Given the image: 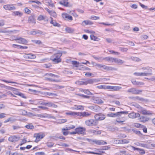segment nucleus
I'll list each match as a JSON object with an SVG mask.
<instances>
[{
  "label": "nucleus",
  "instance_id": "obj_1",
  "mask_svg": "<svg viewBox=\"0 0 155 155\" xmlns=\"http://www.w3.org/2000/svg\"><path fill=\"white\" fill-rule=\"evenodd\" d=\"M62 56L61 53L58 52L56 54L52 55L50 57V60L54 64H58L61 61V58Z\"/></svg>",
  "mask_w": 155,
  "mask_h": 155
},
{
  "label": "nucleus",
  "instance_id": "obj_2",
  "mask_svg": "<svg viewBox=\"0 0 155 155\" xmlns=\"http://www.w3.org/2000/svg\"><path fill=\"white\" fill-rule=\"evenodd\" d=\"M85 124L86 126L89 127L96 126L98 124V122L95 119H88L85 120Z\"/></svg>",
  "mask_w": 155,
  "mask_h": 155
},
{
  "label": "nucleus",
  "instance_id": "obj_3",
  "mask_svg": "<svg viewBox=\"0 0 155 155\" xmlns=\"http://www.w3.org/2000/svg\"><path fill=\"white\" fill-rule=\"evenodd\" d=\"M141 69L143 71H145V72H141V76H145L151 75L152 74V70L150 68H143Z\"/></svg>",
  "mask_w": 155,
  "mask_h": 155
},
{
  "label": "nucleus",
  "instance_id": "obj_4",
  "mask_svg": "<svg viewBox=\"0 0 155 155\" xmlns=\"http://www.w3.org/2000/svg\"><path fill=\"white\" fill-rule=\"evenodd\" d=\"M45 136L43 133H40L37 134H34V137L36 139L35 140V142L37 143L42 139Z\"/></svg>",
  "mask_w": 155,
  "mask_h": 155
},
{
  "label": "nucleus",
  "instance_id": "obj_5",
  "mask_svg": "<svg viewBox=\"0 0 155 155\" xmlns=\"http://www.w3.org/2000/svg\"><path fill=\"white\" fill-rule=\"evenodd\" d=\"M142 90H138L134 88H131L128 89L127 92L129 93H131L134 94H138L142 92Z\"/></svg>",
  "mask_w": 155,
  "mask_h": 155
},
{
  "label": "nucleus",
  "instance_id": "obj_6",
  "mask_svg": "<svg viewBox=\"0 0 155 155\" xmlns=\"http://www.w3.org/2000/svg\"><path fill=\"white\" fill-rule=\"evenodd\" d=\"M86 128L83 127L76 128L75 129V131H77V134H84Z\"/></svg>",
  "mask_w": 155,
  "mask_h": 155
},
{
  "label": "nucleus",
  "instance_id": "obj_7",
  "mask_svg": "<svg viewBox=\"0 0 155 155\" xmlns=\"http://www.w3.org/2000/svg\"><path fill=\"white\" fill-rule=\"evenodd\" d=\"M105 116L104 114H96L94 116L95 120H104L105 118Z\"/></svg>",
  "mask_w": 155,
  "mask_h": 155
},
{
  "label": "nucleus",
  "instance_id": "obj_8",
  "mask_svg": "<svg viewBox=\"0 0 155 155\" xmlns=\"http://www.w3.org/2000/svg\"><path fill=\"white\" fill-rule=\"evenodd\" d=\"M14 40L16 41L18 43L23 44H26L28 43L27 40L22 38H15Z\"/></svg>",
  "mask_w": 155,
  "mask_h": 155
},
{
  "label": "nucleus",
  "instance_id": "obj_9",
  "mask_svg": "<svg viewBox=\"0 0 155 155\" xmlns=\"http://www.w3.org/2000/svg\"><path fill=\"white\" fill-rule=\"evenodd\" d=\"M19 140V137L15 135L10 136L8 138V140L11 142H15L18 141Z\"/></svg>",
  "mask_w": 155,
  "mask_h": 155
},
{
  "label": "nucleus",
  "instance_id": "obj_10",
  "mask_svg": "<svg viewBox=\"0 0 155 155\" xmlns=\"http://www.w3.org/2000/svg\"><path fill=\"white\" fill-rule=\"evenodd\" d=\"M102 69L108 71H116L117 70L116 68H113L111 66H107L104 64H103Z\"/></svg>",
  "mask_w": 155,
  "mask_h": 155
},
{
  "label": "nucleus",
  "instance_id": "obj_11",
  "mask_svg": "<svg viewBox=\"0 0 155 155\" xmlns=\"http://www.w3.org/2000/svg\"><path fill=\"white\" fill-rule=\"evenodd\" d=\"M127 120V118L124 117L122 116L121 115V116L118 117L116 119V121L118 123H121V124H123V123L125 121Z\"/></svg>",
  "mask_w": 155,
  "mask_h": 155
},
{
  "label": "nucleus",
  "instance_id": "obj_12",
  "mask_svg": "<svg viewBox=\"0 0 155 155\" xmlns=\"http://www.w3.org/2000/svg\"><path fill=\"white\" fill-rule=\"evenodd\" d=\"M3 8L6 10H15L16 8L13 5H7L4 6Z\"/></svg>",
  "mask_w": 155,
  "mask_h": 155
},
{
  "label": "nucleus",
  "instance_id": "obj_13",
  "mask_svg": "<svg viewBox=\"0 0 155 155\" xmlns=\"http://www.w3.org/2000/svg\"><path fill=\"white\" fill-rule=\"evenodd\" d=\"M45 9L51 16H52L54 18L56 17L57 15L55 12L54 11L51 10L47 8H45Z\"/></svg>",
  "mask_w": 155,
  "mask_h": 155
},
{
  "label": "nucleus",
  "instance_id": "obj_14",
  "mask_svg": "<svg viewBox=\"0 0 155 155\" xmlns=\"http://www.w3.org/2000/svg\"><path fill=\"white\" fill-rule=\"evenodd\" d=\"M23 57L26 59H34L36 58V56L32 54H25Z\"/></svg>",
  "mask_w": 155,
  "mask_h": 155
},
{
  "label": "nucleus",
  "instance_id": "obj_15",
  "mask_svg": "<svg viewBox=\"0 0 155 155\" xmlns=\"http://www.w3.org/2000/svg\"><path fill=\"white\" fill-rule=\"evenodd\" d=\"M94 143L98 145H101L106 144L107 143L106 142L104 141L103 140H100L94 139Z\"/></svg>",
  "mask_w": 155,
  "mask_h": 155
},
{
  "label": "nucleus",
  "instance_id": "obj_16",
  "mask_svg": "<svg viewBox=\"0 0 155 155\" xmlns=\"http://www.w3.org/2000/svg\"><path fill=\"white\" fill-rule=\"evenodd\" d=\"M62 17L64 19L66 20H69L71 21L73 20V18L72 16L69 15L68 14L66 13H63L62 15Z\"/></svg>",
  "mask_w": 155,
  "mask_h": 155
},
{
  "label": "nucleus",
  "instance_id": "obj_17",
  "mask_svg": "<svg viewBox=\"0 0 155 155\" xmlns=\"http://www.w3.org/2000/svg\"><path fill=\"white\" fill-rule=\"evenodd\" d=\"M131 147L134 150H137L139 152L140 154L143 155L145 154V152L143 149H141L138 148H136L134 146H131Z\"/></svg>",
  "mask_w": 155,
  "mask_h": 155
},
{
  "label": "nucleus",
  "instance_id": "obj_18",
  "mask_svg": "<svg viewBox=\"0 0 155 155\" xmlns=\"http://www.w3.org/2000/svg\"><path fill=\"white\" fill-rule=\"evenodd\" d=\"M140 114L138 113H135L132 112L128 114V116L129 118H135L140 116Z\"/></svg>",
  "mask_w": 155,
  "mask_h": 155
},
{
  "label": "nucleus",
  "instance_id": "obj_19",
  "mask_svg": "<svg viewBox=\"0 0 155 155\" xmlns=\"http://www.w3.org/2000/svg\"><path fill=\"white\" fill-rule=\"evenodd\" d=\"M93 102L95 103L101 104L103 103V101L100 98L97 97H94L93 98Z\"/></svg>",
  "mask_w": 155,
  "mask_h": 155
},
{
  "label": "nucleus",
  "instance_id": "obj_20",
  "mask_svg": "<svg viewBox=\"0 0 155 155\" xmlns=\"http://www.w3.org/2000/svg\"><path fill=\"white\" fill-rule=\"evenodd\" d=\"M72 110H83L84 109V107L82 105H75L74 107L71 108Z\"/></svg>",
  "mask_w": 155,
  "mask_h": 155
},
{
  "label": "nucleus",
  "instance_id": "obj_21",
  "mask_svg": "<svg viewBox=\"0 0 155 155\" xmlns=\"http://www.w3.org/2000/svg\"><path fill=\"white\" fill-rule=\"evenodd\" d=\"M38 20L39 21L43 20L45 21H48V18L46 16L40 15L38 17Z\"/></svg>",
  "mask_w": 155,
  "mask_h": 155
},
{
  "label": "nucleus",
  "instance_id": "obj_22",
  "mask_svg": "<svg viewBox=\"0 0 155 155\" xmlns=\"http://www.w3.org/2000/svg\"><path fill=\"white\" fill-rule=\"evenodd\" d=\"M128 114V112L127 111H122L120 112H118L117 113H114V117H119L121 116V114Z\"/></svg>",
  "mask_w": 155,
  "mask_h": 155
},
{
  "label": "nucleus",
  "instance_id": "obj_23",
  "mask_svg": "<svg viewBox=\"0 0 155 155\" xmlns=\"http://www.w3.org/2000/svg\"><path fill=\"white\" fill-rule=\"evenodd\" d=\"M97 80L96 79H91L89 80H88L87 81H85V85H86L87 84H92L94 82H96Z\"/></svg>",
  "mask_w": 155,
  "mask_h": 155
},
{
  "label": "nucleus",
  "instance_id": "obj_24",
  "mask_svg": "<svg viewBox=\"0 0 155 155\" xmlns=\"http://www.w3.org/2000/svg\"><path fill=\"white\" fill-rule=\"evenodd\" d=\"M68 0H61V1L59 2V3L65 7H68Z\"/></svg>",
  "mask_w": 155,
  "mask_h": 155
},
{
  "label": "nucleus",
  "instance_id": "obj_25",
  "mask_svg": "<svg viewBox=\"0 0 155 155\" xmlns=\"http://www.w3.org/2000/svg\"><path fill=\"white\" fill-rule=\"evenodd\" d=\"M28 22L29 23H35V19L33 16L31 15L29 17Z\"/></svg>",
  "mask_w": 155,
  "mask_h": 155
},
{
  "label": "nucleus",
  "instance_id": "obj_26",
  "mask_svg": "<svg viewBox=\"0 0 155 155\" xmlns=\"http://www.w3.org/2000/svg\"><path fill=\"white\" fill-rule=\"evenodd\" d=\"M101 150H100V149H96L95 150V152L89 151L87 152V153H91L95 154H101Z\"/></svg>",
  "mask_w": 155,
  "mask_h": 155
},
{
  "label": "nucleus",
  "instance_id": "obj_27",
  "mask_svg": "<svg viewBox=\"0 0 155 155\" xmlns=\"http://www.w3.org/2000/svg\"><path fill=\"white\" fill-rule=\"evenodd\" d=\"M131 82L134 85H135L140 86L143 85L144 84V83L143 82L137 81H131Z\"/></svg>",
  "mask_w": 155,
  "mask_h": 155
},
{
  "label": "nucleus",
  "instance_id": "obj_28",
  "mask_svg": "<svg viewBox=\"0 0 155 155\" xmlns=\"http://www.w3.org/2000/svg\"><path fill=\"white\" fill-rule=\"evenodd\" d=\"M92 24V23L91 21L88 20H84L82 22L81 25L83 26H85L86 25H91Z\"/></svg>",
  "mask_w": 155,
  "mask_h": 155
},
{
  "label": "nucleus",
  "instance_id": "obj_29",
  "mask_svg": "<svg viewBox=\"0 0 155 155\" xmlns=\"http://www.w3.org/2000/svg\"><path fill=\"white\" fill-rule=\"evenodd\" d=\"M89 132L90 133L95 135L100 134L101 133L100 130H91Z\"/></svg>",
  "mask_w": 155,
  "mask_h": 155
},
{
  "label": "nucleus",
  "instance_id": "obj_30",
  "mask_svg": "<svg viewBox=\"0 0 155 155\" xmlns=\"http://www.w3.org/2000/svg\"><path fill=\"white\" fill-rule=\"evenodd\" d=\"M50 18L51 19V20L50 22V23L51 24H52L54 26L59 27L60 26V24L57 23L55 21H53V18L51 17H50Z\"/></svg>",
  "mask_w": 155,
  "mask_h": 155
},
{
  "label": "nucleus",
  "instance_id": "obj_31",
  "mask_svg": "<svg viewBox=\"0 0 155 155\" xmlns=\"http://www.w3.org/2000/svg\"><path fill=\"white\" fill-rule=\"evenodd\" d=\"M80 91L84 92V94L88 95H92L93 94L91 93L88 90L81 89Z\"/></svg>",
  "mask_w": 155,
  "mask_h": 155
},
{
  "label": "nucleus",
  "instance_id": "obj_32",
  "mask_svg": "<svg viewBox=\"0 0 155 155\" xmlns=\"http://www.w3.org/2000/svg\"><path fill=\"white\" fill-rule=\"evenodd\" d=\"M114 62L120 64H122L125 62V61L122 60L117 58H115Z\"/></svg>",
  "mask_w": 155,
  "mask_h": 155
},
{
  "label": "nucleus",
  "instance_id": "obj_33",
  "mask_svg": "<svg viewBox=\"0 0 155 155\" xmlns=\"http://www.w3.org/2000/svg\"><path fill=\"white\" fill-rule=\"evenodd\" d=\"M21 114L25 115H28L29 114H32L31 113H28L26 111L21 110L20 111Z\"/></svg>",
  "mask_w": 155,
  "mask_h": 155
},
{
  "label": "nucleus",
  "instance_id": "obj_34",
  "mask_svg": "<svg viewBox=\"0 0 155 155\" xmlns=\"http://www.w3.org/2000/svg\"><path fill=\"white\" fill-rule=\"evenodd\" d=\"M139 120L141 121H147L149 120V118L146 117L141 116L140 117Z\"/></svg>",
  "mask_w": 155,
  "mask_h": 155
},
{
  "label": "nucleus",
  "instance_id": "obj_35",
  "mask_svg": "<svg viewBox=\"0 0 155 155\" xmlns=\"http://www.w3.org/2000/svg\"><path fill=\"white\" fill-rule=\"evenodd\" d=\"M91 113L87 112H82V117H88L91 115Z\"/></svg>",
  "mask_w": 155,
  "mask_h": 155
},
{
  "label": "nucleus",
  "instance_id": "obj_36",
  "mask_svg": "<svg viewBox=\"0 0 155 155\" xmlns=\"http://www.w3.org/2000/svg\"><path fill=\"white\" fill-rule=\"evenodd\" d=\"M122 87L119 86H112L111 91H118L121 89Z\"/></svg>",
  "mask_w": 155,
  "mask_h": 155
},
{
  "label": "nucleus",
  "instance_id": "obj_37",
  "mask_svg": "<svg viewBox=\"0 0 155 155\" xmlns=\"http://www.w3.org/2000/svg\"><path fill=\"white\" fill-rule=\"evenodd\" d=\"M15 46H18L20 48L22 49H26L28 48V47L26 46H22L19 45H16V44H13L12 45V47L14 48H15Z\"/></svg>",
  "mask_w": 155,
  "mask_h": 155
},
{
  "label": "nucleus",
  "instance_id": "obj_38",
  "mask_svg": "<svg viewBox=\"0 0 155 155\" xmlns=\"http://www.w3.org/2000/svg\"><path fill=\"white\" fill-rule=\"evenodd\" d=\"M49 115L47 114H37L36 116L41 118H45L49 117Z\"/></svg>",
  "mask_w": 155,
  "mask_h": 155
},
{
  "label": "nucleus",
  "instance_id": "obj_39",
  "mask_svg": "<svg viewBox=\"0 0 155 155\" xmlns=\"http://www.w3.org/2000/svg\"><path fill=\"white\" fill-rule=\"evenodd\" d=\"M142 114L143 115H150L152 114V113L150 111H147L146 110H142L141 111Z\"/></svg>",
  "mask_w": 155,
  "mask_h": 155
},
{
  "label": "nucleus",
  "instance_id": "obj_40",
  "mask_svg": "<svg viewBox=\"0 0 155 155\" xmlns=\"http://www.w3.org/2000/svg\"><path fill=\"white\" fill-rule=\"evenodd\" d=\"M133 98L135 100H138L141 101H145V99H144L138 96H136L135 97H133Z\"/></svg>",
  "mask_w": 155,
  "mask_h": 155
},
{
  "label": "nucleus",
  "instance_id": "obj_41",
  "mask_svg": "<svg viewBox=\"0 0 155 155\" xmlns=\"http://www.w3.org/2000/svg\"><path fill=\"white\" fill-rule=\"evenodd\" d=\"M72 64L74 65V67H78L79 65V62L76 61H72Z\"/></svg>",
  "mask_w": 155,
  "mask_h": 155
},
{
  "label": "nucleus",
  "instance_id": "obj_42",
  "mask_svg": "<svg viewBox=\"0 0 155 155\" xmlns=\"http://www.w3.org/2000/svg\"><path fill=\"white\" fill-rule=\"evenodd\" d=\"M130 58L132 60L135 61H141L139 58L137 57H132Z\"/></svg>",
  "mask_w": 155,
  "mask_h": 155
},
{
  "label": "nucleus",
  "instance_id": "obj_43",
  "mask_svg": "<svg viewBox=\"0 0 155 155\" xmlns=\"http://www.w3.org/2000/svg\"><path fill=\"white\" fill-rule=\"evenodd\" d=\"M75 112H74L69 111L68 112H66V114L67 115H70L72 116L75 117Z\"/></svg>",
  "mask_w": 155,
  "mask_h": 155
},
{
  "label": "nucleus",
  "instance_id": "obj_44",
  "mask_svg": "<svg viewBox=\"0 0 155 155\" xmlns=\"http://www.w3.org/2000/svg\"><path fill=\"white\" fill-rule=\"evenodd\" d=\"M85 81H77L75 82V83L78 85H85Z\"/></svg>",
  "mask_w": 155,
  "mask_h": 155
},
{
  "label": "nucleus",
  "instance_id": "obj_45",
  "mask_svg": "<svg viewBox=\"0 0 155 155\" xmlns=\"http://www.w3.org/2000/svg\"><path fill=\"white\" fill-rule=\"evenodd\" d=\"M25 127L29 129H33L34 128V126L31 124H28L25 126Z\"/></svg>",
  "mask_w": 155,
  "mask_h": 155
},
{
  "label": "nucleus",
  "instance_id": "obj_46",
  "mask_svg": "<svg viewBox=\"0 0 155 155\" xmlns=\"http://www.w3.org/2000/svg\"><path fill=\"white\" fill-rule=\"evenodd\" d=\"M46 145L49 147H51L53 146L54 143L52 142H48L46 143Z\"/></svg>",
  "mask_w": 155,
  "mask_h": 155
},
{
  "label": "nucleus",
  "instance_id": "obj_47",
  "mask_svg": "<svg viewBox=\"0 0 155 155\" xmlns=\"http://www.w3.org/2000/svg\"><path fill=\"white\" fill-rule=\"evenodd\" d=\"M94 66H96L97 68L101 69L102 68L103 64L98 63H95Z\"/></svg>",
  "mask_w": 155,
  "mask_h": 155
},
{
  "label": "nucleus",
  "instance_id": "obj_48",
  "mask_svg": "<svg viewBox=\"0 0 155 155\" xmlns=\"http://www.w3.org/2000/svg\"><path fill=\"white\" fill-rule=\"evenodd\" d=\"M109 130L110 131H114L116 130H117V127H110L108 128Z\"/></svg>",
  "mask_w": 155,
  "mask_h": 155
},
{
  "label": "nucleus",
  "instance_id": "obj_49",
  "mask_svg": "<svg viewBox=\"0 0 155 155\" xmlns=\"http://www.w3.org/2000/svg\"><path fill=\"white\" fill-rule=\"evenodd\" d=\"M140 146L142 147L146 148H147L148 149V148H150V146H149L148 144H144V143H141V144L140 145Z\"/></svg>",
  "mask_w": 155,
  "mask_h": 155
},
{
  "label": "nucleus",
  "instance_id": "obj_50",
  "mask_svg": "<svg viewBox=\"0 0 155 155\" xmlns=\"http://www.w3.org/2000/svg\"><path fill=\"white\" fill-rule=\"evenodd\" d=\"M64 87V86L58 85H55V88L56 89H62Z\"/></svg>",
  "mask_w": 155,
  "mask_h": 155
},
{
  "label": "nucleus",
  "instance_id": "obj_51",
  "mask_svg": "<svg viewBox=\"0 0 155 155\" xmlns=\"http://www.w3.org/2000/svg\"><path fill=\"white\" fill-rule=\"evenodd\" d=\"M67 121V120L66 119H61L58 120V123L61 124L66 122Z\"/></svg>",
  "mask_w": 155,
  "mask_h": 155
},
{
  "label": "nucleus",
  "instance_id": "obj_52",
  "mask_svg": "<svg viewBox=\"0 0 155 155\" xmlns=\"http://www.w3.org/2000/svg\"><path fill=\"white\" fill-rule=\"evenodd\" d=\"M77 116L78 117H82V112H75V117Z\"/></svg>",
  "mask_w": 155,
  "mask_h": 155
},
{
  "label": "nucleus",
  "instance_id": "obj_53",
  "mask_svg": "<svg viewBox=\"0 0 155 155\" xmlns=\"http://www.w3.org/2000/svg\"><path fill=\"white\" fill-rule=\"evenodd\" d=\"M94 139L87 138L86 140L90 142L91 144H94Z\"/></svg>",
  "mask_w": 155,
  "mask_h": 155
},
{
  "label": "nucleus",
  "instance_id": "obj_54",
  "mask_svg": "<svg viewBox=\"0 0 155 155\" xmlns=\"http://www.w3.org/2000/svg\"><path fill=\"white\" fill-rule=\"evenodd\" d=\"M108 51L110 52L112 54H114L117 55H119L120 54V53H119L118 52L115 51L113 50H109Z\"/></svg>",
  "mask_w": 155,
  "mask_h": 155
},
{
  "label": "nucleus",
  "instance_id": "obj_55",
  "mask_svg": "<svg viewBox=\"0 0 155 155\" xmlns=\"http://www.w3.org/2000/svg\"><path fill=\"white\" fill-rule=\"evenodd\" d=\"M28 34L29 35H36V31L34 30L31 31H28Z\"/></svg>",
  "mask_w": 155,
  "mask_h": 155
},
{
  "label": "nucleus",
  "instance_id": "obj_56",
  "mask_svg": "<svg viewBox=\"0 0 155 155\" xmlns=\"http://www.w3.org/2000/svg\"><path fill=\"white\" fill-rule=\"evenodd\" d=\"M46 75L48 76L51 77H57V75L51 73H47Z\"/></svg>",
  "mask_w": 155,
  "mask_h": 155
},
{
  "label": "nucleus",
  "instance_id": "obj_57",
  "mask_svg": "<svg viewBox=\"0 0 155 155\" xmlns=\"http://www.w3.org/2000/svg\"><path fill=\"white\" fill-rule=\"evenodd\" d=\"M77 95L80 96L82 97L85 98H89V96L87 95H84V94H78Z\"/></svg>",
  "mask_w": 155,
  "mask_h": 155
},
{
  "label": "nucleus",
  "instance_id": "obj_58",
  "mask_svg": "<svg viewBox=\"0 0 155 155\" xmlns=\"http://www.w3.org/2000/svg\"><path fill=\"white\" fill-rule=\"evenodd\" d=\"M129 142L128 140L124 139L121 141V143H128Z\"/></svg>",
  "mask_w": 155,
  "mask_h": 155
},
{
  "label": "nucleus",
  "instance_id": "obj_59",
  "mask_svg": "<svg viewBox=\"0 0 155 155\" xmlns=\"http://www.w3.org/2000/svg\"><path fill=\"white\" fill-rule=\"evenodd\" d=\"M91 19L96 20L97 19H99L100 18L98 17H97L95 16H92L91 17Z\"/></svg>",
  "mask_w": 155,
  "mask_h": 155
},
{
  "label": "nucleus",
  "instance_id": "obj_60",
  "mask_svg": "<svg viewBox=\"0 0 155 155\" xmlns=\"http://www.w3.org/2000/svg\"><path fill=\"white\" fill-rule=\"evenodd\" d=\"M97 87L99 89H105V86L104 85H100L97 86Z\"/></svg>",
  "mask_w": 155,
  "mask_h": 155
},
{
  "label": "nucleus",
  "instance_id": "obj_61",
  "mask_svg": "<svg viewBox=\"0 0 155 155\" xmlns=\"http://www.w3.org/2000/svg\"><path fill=\"white\" fill-rule=\"evenodd\" d=\"M46 94L49 96H56L57 95L56 94L48 92H46Z\"/></svg>",
  "mask_w": 155,
  "mask_h": 155
},
{
  "label": "nucleus",
  "instance_id": "obj_62",
  "mask_svg": "<svg viewBox=\"0 0 155 155\" xmlns=\"http://www.w3.org/2000/svg\"><path fill=\"white\" fill-rule=\"evenodd\" d=\"M120 155H127L126 151L125 150H120Z\"/></svg>",
  "mask_w": 155,
  "mask_h": 155
},
{
  "label": "nucleus",
  "instance_id": "obj_63",
  "mask_svg": "<svg viewBox=\"0 0 155 155\" xmlns=\"http://www.w3.org/2000/svg\"><path fill=\"white\" fill-rule=\"evenodd\" d=\"M90 38L91 40H94V41L96 40V39L97 38L96 37L94 36L93 35H90Z\"/></svg>",
  "mask_w": 155,
  "mask_h": 155
},
{
  "label": "nucleus",
  "instance_id": "obj_64",
  "mask_svg": "<svg viewBox=\"0 0 155 155\" xmlns=\"http://www.w3.org/2000/svg\"><path fill=\"white\" fill-rule=\"evenodd\" d=\"M146 78L148 80H150L153 81H155V77L154 76L152 77L151 78Z\"/></svg>",
  "mask_w": 155,
  "mask_h": 155
}]
</instances>
